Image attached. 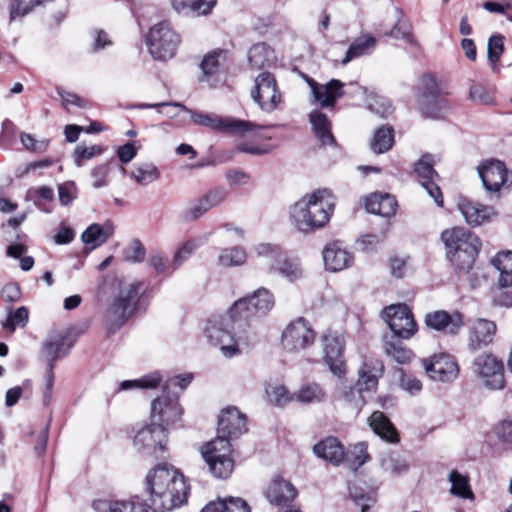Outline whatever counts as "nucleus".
<instances>
[{"mask_svg": "<svg viewBox=\"0 0 512 512\" xmlns=\"http://www.w3.org/2000/svg\"><path fill=\"white\" fill-rule=\"evenodd\" d=\"M245 431L246 418L237 408L231 407L221 412L216 438L200 447L202 458L214 477L225 479L231 475L234 461L231 458L230 439Z\"/></svg>", "mask_w": 512, "mask_h": 512, "instance_id": "1", "label": "nucleus"}, {"mask_svg": "<svg viewBox=\"0 0 512 512\" xmlns=\"http://www.w3.org/2000/svg\"><path fill=\"white\" fill-rule=\"evenodd\" d=\"M149 493V506L154 512L171 511L187 500L188 487L184 476L174 467L158 465L151 469L145 479Z\"/></svg>", "mask_w": 512, "mask_h": 512, "instance_id": "2", "label": "nucleus"}, {"mask_svg": "<svg viewBox=\"0 0 512 512\" xmlns=\"http://www.w3.org/2000/svg\"><path fill=\"white\" fill-rule=\"evenodd\" d=\"M335 200L330 190L320 189L305 195L290 210L291 222L303 233L324 227L330 220Z\"/></svg>", "mask_w": 512, "mask_h": 512, "instance_id": "3", "label": "nucleus"}, {"mask_svg": "<svg viewBox=\"0 0 512 512\" xmlns=\"http://www.w3.org/2000/svg\"><path fill=\"white\" fill-rule=\"evenodd\" d=\"M273 306L274 297L266 288H259L252 295L235 301L230 308V318L238 339L247 346L255 344L257 335L251 330L252 321L265 316Z\"/></svg>", "mask_w": 512, "mask_h": 512, "instance_id": "4", "label": "nucleus"}, {"mask_svg": "<svg viewBox=\"0 0 512 512\" xmlns=\"http://www.w3.org/2000/svg\"><path fill=\"white\" fill-rule=\"evenodd\" d=\"M441 239L451 264L459 271L469 270L480 250L479 238L464 227H454L443 231Z\"/></svg>", "mask_w": 512, "mask_h": 512, "instance_id": "5", "label": "nucleus"}, {"mask_svg": "<svg viewBox=\"0 0 512 512\" xmlns=\"http://www.w3.org/2000/svg\"><path fill=\"white\" fill-rule=\"evenodd\" d=\"M172 106L180 108L190 114L194 124L210 128L220 133H230L238 136H245L248 133H255L258 130L265 129L266 126L255 124L251 121L235 119L231 117H221L213 113H204L201 111L188 109L185 105L178 102H163L156 104H142L141 108H156Z\"/></svg>", "mask_w": 512, "mask_h": 512, "instance_id": "6", "label": "nucleus"}, {"mask_svg": "<svg viewBox=\"0 0 512 512\" xmlns=\"http://www.w3.org/2000/svg\"><path fill=\"white\" fill-rule=\"evenodd\" d=\"M180 42L179 34L174 31L167 21L155 24L146 35L148 52L153 59L159 61H167L173 58Z\"/></svg>", "mask_w": 512, "mask_h": 512, "instance_id": "7", "label": "nucleus"}, {"mask_svg": "<svg viewBox=\"0 0 512 512\" xmlns=\"http://www.w3.org/2000/svg\"><path fill=\"white\" fill-rule=\"evenodd\" d=\"M142 284L131 283L121 287L118 296L106 311L105 321L111 330L121 327L133 314L139 301Z\"/></svg>", "mask_w": 512, "mask_h": 512, "instance_id": "8", "label": "nucleus"}, {"mask_svg": "<svg viewBox=\"0 0 512 512\" xmlns=\"http://www.w3.org/2000/svg\"><path fill=\"white\" fill-rule=\"evenodd\" d=\"M418 108L423 116L438 119L450 108L446 95L439 89L430 75L421 78L420 92L417 98Z\"/></svg>", "mask_w": 512, "mask_h": 512, "instance_id": "9", "label": "nucleus"}, {"mask_svg": "<svg viewBox=\"0 0 512 512\" xmlns=\"http://www.w3.org/2000/svg\"><path fill=\"white\" fill-rule=\"evenodd\" d=\"M251 97L261 110L268 113L276 110L283 101V93L270 72H262L255 78Z\"/></svg>", "mask_w": 512, "mask_h": 512, "instance_id": "10", "label": "nucleus"}, {"mask_svg": "<svg viewBox=\"0 0 512 512\" xmlns=\"http://www.w3.org/2000/svg\"><path fill=\"white\" fill-rule=\"evenodd\" d=\"M257 254L267 259L271 269L293 282L302 276V269L296 259L288 258L280 247L268 243L259 244Z\"/></svg>", "mask_w": 512, "mask_h": 512, "instance_id": "11", "label": "nucleus"}, {"mask_svg": "<svg viewBox=\"0 0 512 512\" xmlns=\"http://www.w3.org/2000/svg\"><path fill=\"white\" fill-rule=\"evenodd\" d=\"M231 322V330L227 328V324L224 323L223 317H215L209 320L205 333L208 339L214 345H220V350L225 357H232L236 355L238 350V344L242 343L247 345L244 341H240L233 328V321L229 317Z\"/></svg>", "mask_w": 512, "mask_h": 512, "instance_id": "12", "label": "nucleus"}, {"mask_svg": "<svg viewBox=\"0 0 512 512\" xmlns=\"http://www.w3.org/2000/svg\"><path fill=\"white\" fill-rule=\"evenodd\" d=\"M383 318L393 332L392 336L409 339L417 331L413 314L406 304H394L386 307L383 310Z\"/></svg>", "mask_w": 512, "mask_h": 512, "instance_id": "13", "label": "nucleus"}, {"mask_svg": "<svg viewBox=\"0 0 512 512\" xmlns=\"http://www.w3.org/2000/svg\"><path fill=\"white\" fill-rule=\"evenodd\" d=\"M472 368L489 389L499 390L504 387V364L496 356L492 354L479 355L475 358Z\"/></svg>", "mask_w": 512, "mask_h": 512, "instance_id": "14", "label": "nucleus"}, {"mask_svg": "<svg viewBox=\"0 0 512 512\" xmlns=\"http://www.w3.org/2000/svg\"><path fill=\"white\" fill-rule=\"evenodd\" d=\"M316 333L308 321L300 317L291 322L282 333V345L290 352L302 351L315 341Z\"/></svg>", "mask_w": 512, "mask_h": 512, "instance_id": "15", "label": "nucleus"}, {"mask_svg": "<svg viewBox=\"0 0 512 512\" xmlns=\"http://www.w3.org/2000/svg\"><path fill=\"white\" fill-rule=\"evenodd\" d=\"M167 440L165 427L151 425L141 428L134 437V447L144 454H154L164 451Z\"/></svg>", "mask_w": 512, "mask_h": 512, "instance_id": "16", "label": "nucleus"}, {"mask_svg": "<svg viewBox=\"0 0 512 512\" xmlns=\"http://www.w3.org/2000/svg\"><path fill=\"white\" fill-rule=\"evenodd\" d=\"M478 174L483 187L489 193H499L506 187L508 171L505 164L496 159L484 161L478 166Z\"/></svg>", "mask_w": 512, "mask_h": 512, "instance_id": "17", "label": "nucleus"}, {"mask_svg": "<svg viewBox=\"0 0 512 512\" xmlns=\"http://www.w3.org/2000/svg\"><path fill=\"white\" fill-rule=\"evenodd\" d=\"M182 415L177 397H170L169 394L155 399L151 404V418L155 425L162 427L175 423Z\"/></svg>", "mask_w": 512, "mask_h": 512, "instance_id": "18", "label": "nucleus"}, {"mask_svg": "<svg viewBox=\"0 0 512 512\" xmlns=\"http://www.w3.org/2000/svg\"><path fill=\"white\" fill-rule=\"evenodd\" d=\"M434 160L432 155L426 154L415 164V173L420 179V183L423 188L426 189L430 197H432L435 203L439 206H443V195L436 184V179L439 178L437 172L433 168Z\"/></svg>", "mask_w": 512, "mask_h": 512, "instance_id": "19", "label": "nucleus"}, {"mask_svg": "<svg viewBox=\"0 0 512 512\" xmlns=\"http://www.w3.org/2000/svg\"><path fill=\"white\" fill-rule=\"evenodd\" d=\"M321 342L324 351V360L329 366L331 372L340 377L345 373V365L343 361L344 343L342 339L330 331L321 336Z\"/></svg>", "mask_w": 512, "mask_h": 512, "instance_id": "20", "label": "nucleus"}, {"mask_svg": "<svg viewBox=\"0 0 512 512\" xmlns=\"http://www.w3.org/2000/svg\"><path fill=\"white\" fill-rule=\"evenodd\" d=\"M425 371L435 381L449 382L454 380L459 372L454 358L448 354L433 356L424 361Z\"/></svg>", "mask_w": 512, "mask_h": 512, "instance_id": "21", "label": "nucleus"}, {"mask_svg": "<svg viewBox=\"0 0 512 512\" xmlns=\"http://www.w3.org/2000/svg\"><path fill=\"white\" fill-rule=\"evenodd\" d=\"M425 324L436 331L456 334L463 326L464 321L462 314L457 311L448 313L444 310H437L426 314Z\"/></svg>", "mask_w": 512, "mask_h": 512, "instance_id": "22", "label": "nucleus"}, {"mask_svg": "<svg viewBox=\"0 0 512 512\" xmlns=\"http://www.w3.org/2000/svg\"><path fill=\"white\" fill-rule=\"evenodd\" d=\"M346 84L338 79H331L325 84L318 85L313 100L321 108L334 107L338 99L347 94L345 90Z\"/></svg>", "mask_w": 512, "mask_h": 512, "instance_id": "23", "label": "nucleus"}, {"mask_svg": "<svg viewBox=\"0 0 512 512\" xmlns=\"http://www.w3.org/2000/svg\"><path fill=\"white\" fill-rule=\"evenodd\" d=\"M324 265L327 270L338 272L348 268L353 262V256L338 241L328 244L323 251Z\"/></svg>", "mask_w": 512, "mask_h": 512, "instance_id": "24", "label": "nucleus"}, {"mask_svg": "<svg viewBox=\"0 0 512 512\" xmlns=\"http://www.w3.org/2000/svg\"><path fill=\"white\" fill-rule=\"evenodd\" d=\"M226 196L227 192L223 187H215L208 190L189 207L188 214L190 218H200L213 207L220 205L226 199Z\"/></svg>", "mask_w": 512, "mask_h": 512, "instance_id": "25", "label": "nucleus"}, {"mask_svg": "<svg viewBox=\"0 0 512 512\" xmlns=\"http://www.w3.org/2000/svg\"><path fill=\"white\" fill-rule=\"evenodd\" d=\"M496 333V324L487 319H477L470 331L469 346L473 350L492 343Z\"/></svg>", "mask_w": 512, "mask_h": 512, "instance_id": "26", "label": "nucleus"}, {"mask_svg": "<svg viewBox=\"0 0 512 512\" xmlns=\"http://www.w3.org/2000/svg\"><path fill=\"white\" fill-rule=\"evenodd\" d=\"M397 200L388 193H373L365 199V208L369 213L382 217H392L396 214Z\"/></svg>", "mask_w": 512, "mask_h": 512, "instance_id": "27", "label": "nucleus"}, {"mask_svg": "<svg viewBox=\"0 0 512 512\" xmlns=\"http://www.w3.org/2000/svg\"><path fill=\"white\" fill-rule=\"evenodd\" d=\"M265 495L270 503L284 505L295 498L296 489L289 481L276 477L269 484Z\"/></svg>", "mask_w": 512, "mask_h": 512, "instance_id": "28", "label": "nucleus"}, {"mask_svg": "<svg viewBox=\"0 0 512 512\" xmlns=\"http://www.w3.org/2000/svg\"><path fill=\"white\" fill-rule=\"evenodd\" d=\"M314 453L334 465L340 464L345 456L343 445L336 437H327L313 447Z\"/></svg>", "mask_w": 512, "mask_h": 512, "instance_id": "29", "label": "nucleus"}, {"mask_svg": "<svg viewBox=\"0 0 512 512\" xmlns=\"http://www.w3.org/2000/svg\"><path fill=\"white\" fill-rule=\"evenodd\" d=\"M458 208L465 220L474 226L482 224L494 215V209L491 206H485L469 200L461 201L458 204Z\"/></svg>", "mask_w": 512, "mask_h": 512, "instance_id": "30", "label": "nucleus"}, {"mask_svg": "<svg viewBox=\"0 0 512 512\" xmlns=\"http://www.w3.org/2000/svg\"><path fill=\"white\" fill-rule=\"evenodd\" d=\"M383 372V365L381 362L365 361L359 370V378L357 380L358 390L370 391L375 389L378 384V377Z\"/></svg>", "mask_w": 512, "mask_h": 512, "instance_id": "31", "label": "nucleus"}, {"mask_svg": "<svg viewBox=\"0 0 512 512\" xmlns=\"http://www.w3.org/2000/svg\"><path fill=\"white\" fill-rule=\"evenodd\" d=\"M93 508L97 512H154L146 504L134 501L96 500Z\"/></svg>", "mask_w": 512, "mask_h": 512, "instance_id": "32", "label": "nucleus"}, {"mask_svg": "<svg viewBox=\"0 0 512 512\" xmlns=\"http://www.w3.org/2000/svg\"><path fill=\"white\" fill-rule=\"evenodd\" d=\"M172 8L183 15H207L216 5V0H171Z\"/></svg>", "mask_w": 512, "mask_h": 512, "instance_id": "33", "label": "nucleus"}, {"mask_svg": "<svg viewBox=\"0 0 512 512\" xmlns=\"http://www.w3.org/2000/svg\"><path fill=\"white\" fill-rule=\"evenodd\" d=\"M369 425L375 434L390 443L399 441L398 433L390 420L381 411H375L369 417Z\"/></svg>", "mask_w": 512, "mask_h": 512, "instance_id": "34", "label": "nucleus"}, {"mask_svg": "<svg viewBox=\"0 0 512 512\" xmlns=\"http://www.w3.org/2000/svg\"><path fill=\"white\" fill-rule=\"evenodd\" d=\"M309 120L315 136L322 144L332 145L335 143L334 136L331 132V122L326 114L319 110H313L309 114Z\"/></svg>", "mask_w": 512, "mask_h": 512, "instance_id": "35", "label": "nucleus"}, {"mask_svg": "<svg viewBox=\"0 0 512 512\" xmlns=\"http://www.w3.org/2000/svg\"><path fill=\"white\" fill-rule=\"evenodd\" d=\"M248 59L253 69H263L275 63L274 50L265 43L253 45L248 53Z\"/></svg>", "mask_w": 512, "mask_h": 512, "instance_id": "36", "label": "nucleus"}, {"mask_svg": "<svg viewBox=\"0 0 512 512\" xmlns=\"http://www.w3.org/2000/svg\"><path fill=\"white\" fill-rule=\"evenodd\" d=\"M66 341V335L61 332L52 333L46 341L43 343V353L45 357L49 360V363H53L65 356L69 348H64Z\"/></svg>", "mask_w": 512, "mask_h": 512, "instance_id": "37", "label": "nucleus"}, {"mask_svg": "<svg viewBox=\"0 0 512 512\" xmlns=\"http://www.w3.org/2000/svg\"><path fill=\"white\" fill-rule=\"evenodd\" d=\"M201 512H251L246 501L238 497H227L210 502Z\"/></svg>", "mask_w": 512, "mask_h": 512, "instance_id": "38", "label": "nucleus"}, {"mask_svg": "<svg viewBox=\"0 0 512 512\" xmlns=\"http://www.w3.org/2000/svg\"><path fill=\"white\" fill-rule=\"evenodd\" d=\"M159 169L149 162L135 164L129 177L140 186H148L160 178Z\"/></svg>", "mask_w": 512, "mask_h": 512, "instance_id": "39", "label": "nucleus"}, {"mask_svg": "<svg viewBox=\"0 0 512 512\" xmlns=\"http://www.w3.org/2000/svg\"><path fill=\"white\" fill-rule=\"evenodd\" d=\"M113 234V228L111 225H99L91 224L81 235L82 241L91 245V247L97 248L105 243Z\"/></svg>", "mask_w": 512, "mask_h": 512, "instance_id": "40", "label": "nucleus"}, {"mask_svg": "<svg viewBox=\"0 0 512 512\" xmlns=\"http://www.w3.org/2000/svg\"><path fill=\"white\" fill-rule=\"evenodd\" d=\"M493 266L499 271V286H512V252H501L492 259Z\"/></svg>", "mask_w": 512, "mask_h": 512, "instance_id": "41", "label": "nucleus"}, {"mask_svg": "<svg viewBox=\"0 0 512 512\" xmlns=\"http://www.w3.org/2000/svg\"><path fill=\"white\" fill-rule=\"evenodd\" d=\"M376 46V39L373 36H364L356 39L349 46L344 58L341 61L342 65L348 64L355 58L368 54Z\"/></svg>", "mask_w": 512, "mask_h": 512, "instance_id": "42", "label": "nucleus"}, {"mask_svg": "<svg viewBox=\"0 0 512 512\" xmlns=\"http://www.w3.org/2000/svg\"><path fill=\"white\" fill-rule=\"evenodd\" d=\"M401 338L391 336L384 344L385 353L400 364L408 363L412 358V352L407 349L400 340Z\"/></svg>", "mask_w": 512, "mask_h": 512, "instance_id": "43", "label": "nucleus"}, {"mask_svg": "<svg viewBox=\"0 0 512 512\" xmlns=\"http://www.w3.org/2000/svg\"><path fill=\"white\" fill-rule=\"evenodd\" d=\"M449 481L451 482L450 493L452 495L463 499L473 498V492L467 476L460 474L456 470H452L449 474Z\"/></svg>", "mask_w": 512, "mask_h": 512, "instance_id": "44", "label": "nucleus"}, {"mask_svg": "<svg viewBox=\"0 0 512 512\" xmlns=\"http://www.w3.org/2000/svg\"><path fill=\"white\" fill-rule=\"evenodd\" d=\"M394 142L393 129L390 126L380 127L371 141V149L375 153H384L391 149Z\"/></svg>", "mask_w": 512, "mask_h": 512, "instance_id": "45", "label": "nucleus"}, {"mask_svg": "<svg viewBox=\"0 0 512 512\" xmlns=\"http://www.w3.org/2000/svg\"><path fill=\"white\" fill-rule=\"evenodd\" d=\"M344 458L349 463L350 468L356 471L370 459L367 452V445L364 442H358L352 445L345 453Z\"/></svg>", "mask_w": 512, "mask_h": 512, "instance_id": "46", "label": "nucleus"}, {"mask_svg": "<svg viewBox=\"0 0 512 512\" xmlns=\"http://www.w3.org/2000/svg\"><path fill=\"white\" fill-rule=\"evenodd\" d=\"M324 398L325 392L316 383L305 385L294 393V400L302 403L321 402Z\"/></svg>", "mask_w": 512, "mask_h": 512, "instance_id": "47", "label": "nucleus"}, {"mask_svg": "<svg viewBox=\"0 0 512 512\" xmlns=\"http://www.w3.org/2000/svg\"><path fill=\"white\" fill-rule=\"evenodd\" d=\"M247 259L246 251L242 247L223 249L218 257L219 264L224 267L240 266Z\"/></svg>", "mask_w": 512, "mask_h": 512, "instance_id": "48", "label": "nucleus"}, {"mask_svg": "<svg viewBox=\"0 0 512 512\" xmlns=\"http://www.w3.org/2000/svg\"><path fill=\"white\" fill-rule=\"evenodd\" d=\"M396 12L398 14V20L393 26L392 30L387 35L392 36L396 39L401 38L409 45L418 47L419 43L412 34L411 26L406 23H401L402 12L398 9H396Z\"/></svg>", "mask_w": 512, "mask_h": 512, "instance_id": "49", "label": "nucleus"}, {"mask_svg": "<svg viewBox=\"0 0 512 512\" xmlns=\"http://www.w3.org/2000/svg\"><path fill=\"white\" fill-rule=\"evenodd\" d=\"M265 391L269 401L276 406H283L294 401V394H290L283 385H269Z\"/></svg>", "mask_w": 512, "mask_h": 512, "instance_id": "50", "label": "nucleus"}, {"mask_svg": "<svg viewBox=\"0 0 512 512\" xmlns=\"http://www.w3.org/2000/svg\"><path fill=\"white\" fill-rule=\"evenodd\" d=\"M382 469L392 475H399L408 469V465L399 455L387 454L381 459Z\"/></svg>", "mask_w": 512, "mask_h": 512, "instance_id": "51", "label": "nucleus"}, {"mask_svg": "<svg viewBox=\"0 0 512 512\" xmlns=\"http://www.w3.org/2000/svg\"><path fill=\"white\" fill-rule=\"evenodd\" d=\"M161 382V377L158 373L145 375L139 379L126 380L121 382V390H128L134 388H155Z\"/></svg>", "mask_w": 512, "mask_h": 512, "instance_id": "52", "label": "nucleus"}, {"mask_svg": "<svg viewBox=\"0 0 512 512\" xmlns=\"http://www.w3.org/2000/svg\"><path fill=\"white\" fill-rule=\"evenodd\" d=\"M199 247L195 240H188L183 243L175 252L173 257V271L178 269Z\"/></svg>", "mask_w": 512, "mask_h": 512, "instance_id": "53", "label": "nucleus"}, {"mask_svg": "<svg viewBox=\"0 0 512 512\" xmlns=\"http://www.w3.org/2000/svg\"><path fill=\"white\" fill-rule=\"evenodd\" d=\"M504 51V36L497 34L492 35L489 38L488 46H487V57L488 60L495 64L499 61L502 53Z\"/></svg>", "mask_w": 512, "mask_h": 512, "instance_id": "54", "label": "nucleus"}, {"mask_svg": "<svg viewBox=\"0 0 512 512\" xmlns=\"http://www.w3.org/2000/svg\"><path fill=\"white\" fill-rule=\"evenodd\" d=\"M28 309L24 306L19 307L14 313L10 314L3 324L4 328L13 332L17 326L24 327L28 322Z\"/></svg>", "mask_w": 512, "mask_h": 512, "instance_id": "55", "label": "nucleus"}, {"mask_svg": "<svg viewBox=\"0 0 512 512\" xmlns=\"http://www.w3.org/2000/svg\"><path fill=\"white\" fill-rule=\"evenodd\" d=\"M222 54L223 51H213L203 58L201 62V69L205 76L210 77L217 73L220 66L219 58Z\"/></svg>", "mask_w": 512, "mask_h": 512, "instance_id": "56", "label": "nucleus"}, {"mask_svg": "<svg viewBox=\"0 0 512 512\" xmlns=\"http://www.w3.org/2000/svg\"><path fill=\"white\" fill-rule=\"evenodd\" d=\"M146 249L140 240L134 239L130 246L124 250V258L132 263H140L144 260Z\"/></svg>", "mask_w": 512, "mask_h": 512, "instance_id": "57", "label": "nucleus"}, {"mask_svg": "<svg viewBox=\"0 0 512 512\" xmlns=\"http://www.w3.org/2000/svg\"><path fill=\"white\" fill-rule=\"evenodd\" d=\"M103 149L101 146L92 145L89 147L78 145L74 150V161L75 164L80 167L84 160H89L94 156L101 154Z\"/></svg>", "mask_w": 512, "mask_h": 512, "instance_id": "58", "label": "nucleus"}, {"mask_svg": "<svg viewBox=\"0 0 512 512\" xmlns=\"http://www.w3.org/2000/svg\"><path fill=\"white\" fill-rule=\"evenodd\" d=\"M349 493L354 501L362 507V512H366V510L375 502L373 494H364L363 489L356 484L349 487Z\"/></svg>", "mask_w": 512, "mask_h": 512, "instance_id": "59", "label": "nucleus"}, {"mask_svg": "<svg viewBox=\"0 0 512 512\" xmlns=\"http://www.w3.org/2000/svg\"><path fill=\"white\" fill-rule=\"evenodd\" d=\"M368 109L381 117H386L392 112V105L385 97L374 95L368 102Z\"/></svg>", "mask_w": 512, "mask_h": 512, "instance_id": "60", "label": "nucleus"}, {"mask_svg": "<svg viewBox=\"0 0 512 512\" xmlns=\"http://www.w3.org/2000/svg\"><path fill=\"white\" fill-rule=\"evenodd\" d=\"M469 98L472 101L492 105L494 103V97L492 93L480 84H474L471 86L469 91Z\"/></svg>", "mask_w": 512, "mask_h": 512, "instance_id": "61", "label": "nucleus"}, {"mask_svg": "<svg viewBox=\"0 0 512 512\" xmlns=\"http://www.w3.org/2000/svg\"><path fill=\"white\" fill-rule=\"evenodd\" d=\"M20 140L27 150L39 153L45 152L49 144L48 140L37 141L31 134L25 132L21 133Z\"/></svg>", "mask_w": 512, "mask_h": 512, "instance_id": "62", "label": "nucleus"}, {"mask_svg": "<svg viewBox=\"0 0 512 512\" xmlns=\"http://www.w3.org/2000/svg\"><path fill=\"white\" fill-rule=\"evenodd\" d=\"M109 174V166L107 164H102L97 167H95L92 172V186L95 189L102 188L108 184L107 177Z\"/></svg>", "mask_w": 512, "mask_h": 512, "instance_id": "63", "label": "nucleus"}, {"mask_svg": "<svg viewBox=\"0 0 512 512\" xmlns=\"http://www.w3.org/2000/svg\"><path fill=\"white\" fill-rule=\"evenodd\" d=\"M494 432L503 444L512 443V420L501 421L494 429Z\"/></svg>", "mask_w": 512, "mask_h": 512, "instance_id": "64", "label": "nucleus"}]
</instances>
